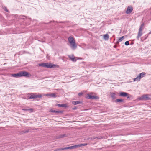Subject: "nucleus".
<instances>
[{"label":"nucleus","mask_w":151,"mask_h":151,"mask_svg":"<svg viewBox=\"0 0 151 151\" xmlns=\"http://www.w3.org/2000/svg\"><path fill=\"white\" fill-rule=\"evenodd\" d=\"M109 38V36L108 34H105L104 35L103 38L106 40H108Z\"/></svg>","instance_id":"14"},{"label":"nucleus","mask_w":151,"mask_h":151,"mask_svg":"<svg viewBox=\"0 0 151 151\" xmlns=\"http://www.w3.org/2000/svg\"><path fill=\"white\" fill-rule=\"evenodd\" d=\"M141 99L142 100H147L150 99V98L147 95H145L143 96L141 98Z\"/></svg>","instance_id":"10"},{"label":"nucleus","mask_w":151,"mask_h":151,"mask_svg":"<svg viewBox=\"0 0 151 151\" xmlns=\"http://www.w3.org/2000/svg\"><path fill=\"white\" fill-rule=\"evenodd\" d=\"M141 78L138 76L136 78H134V81H140Z\"/></svg>","instance_id":"22"},{"label":"nucleus","mask_w":151,"mask_h":151,"mask_svg":"<svg viewBox=\"0 0 151 151\" xmlns=\"http://www.w3.org/2000/svg\"><path fill=\"white\" fill-rule=\"evenodd\" d=\"M19 75L20 77L22 76L29 77L30 76L28 72L25 71H20L19 72Z\"/></svg>","instance_id":"4"},{"label":"nucleus","mask_w":151,"mask_h":151,"mask_svg":"<svg viewBox=\"0 0 151 151\" xmlns=\"http://www.w3.org/2000/svg\"><path fill=\"white\" fill-rule=\"evenodd\" d=\"M55 106L59 107H67V106L66 104H56L55 105Z\"/></svg>","instance_id":"13"},{"label":"nucleus","mask_w":151,"mask_h":151,"mask_svg":"<svg viewBox=\"0 0 151 151\" xmlns=\"http://www.w3.org/2000/svg\"><path fill=\"white\" fill-rule=\"evenodd\" d=\"M133 7L131 6H128L126 11L125 13L126 14H129L131 13L133 10Z\"/></svg>","instance_id":"6"},{"label":"nucleus","mask_w":151,"mask_h":151,"mask_svg":"<svg viewBox=\"0 0 151 151\" xmlns=\"http://www.w3.org/2000/svg\"><path fill=\"white\" fill-rule=\"evenodd\" d=\"M87 145V144L84 143V144H81L79 145H75L74 146H73L72 147H73V149L75 148L76 147H81L82 146H86Z\"/></svg>","instance_id":"11"},{"label":"nucleus","mask_w":151,"mask_h":151,"mask_svg":"<svg viewBox=\"0 0 151 151\" xmlns=\"http://www.w3.org/2000/svg\"><path fill=\"white\" fill-rule=\"evenodd\" d=\"M69 58H70V60L73 61H76V60L75 59V58L74 57H71L70 56H69Z\"/></svg>","instance_id":"25"},{"label":"nucleus","mask_w":151,"mask_h":151,"mask_svg":"<svg viewBox=\"0 0 151 151\" xmlns=\"http://www.w3.org/2000/svg\"><path fill=\"white\" fill-rule=\"evenodd\" d=\"M19 74H20V73H19V72L17 73L13 74H12V76L13 77L17 78V77H20V75H19Z\"/></svg>","instance_id":"17"},{"label":"nucleus","mask_w":151,"mask_h":151,"mask_svg":"<svg viewBox=\"0 0 151 151\" xmlns=\"http://www.w3.org/2000/svg\"><path fill=\"white\" fill-rule=\"evenodd\" d=\"M117 94H118L119 96L122 97H126L127 99H129L130 97L129 96V94L128 93L124 92H120L119 93H116Z\"/></svg>","instance_id":"3"},{"label":"nucleus","mask_w":151,"mask_h":151,"mask_svg":"<svg viewBox=\"0 0 151 151\" xmlns=\"http://www.w3.org/2000/svg\"><path fill=\"white\" fill-rule=\"evenodd\" d=\"M124 36H123L122 37H119V38L118 40V41L116 42V44H118L119 43V42L121 41L124 38Z\"/></svg>","instance_id":"19"},{"label":"nucleus","mask_w":151,"mask_h":151,"mask_svg":"<svg viewBox=\"0 0 151 151\" xmlns=\"http://www.w3.org/2000/svg\"><path fill=\"white\" fill-rule=\"evenodd\" d=\"M110 93L112 99L113 100L115 99L116 98L115 93Z\"/></svg>","instance_id":"16"},{"label":"nucleus","mask_w":151,"mask_h":151,"mask_svg":"<svg viewBox=\"0 0 151 151\" xmlns=\"http://www.w3.org/2000/svg\"><path fill=\"white\" fill-rule=\"evenodd\" d=\"M22 132L24 133L28 132H29V130H24L22 131Z\"/></svg>","instance_id":"29"},{"label":"nucleus","mask_w":151,"mask_h":151,"mask_svg":"<svg viewBox=\"0 0 151 151\" xmlns=\"http://www.w3.org/2000/svg\"><path fill=\"white\" fill-rule=\"evenodd\" d=\"M50 112H53L57 114H62L63 113V111H56L55 110H53L52 109H50L49 111Z\"/></svg>","instance_id":"8"},{"label":"nucleus","mask_w":151,"mask_h":151,"mask_svg":"<svg viewBox=\"0 0 151 151\" xmlns=\"http://www.w3.org/2000/svg\"><path fill=\"white\" fill-rule=\"evenodd\" d=\"M77 109V107L76 106H74L73 108H72V109L75 110Z\"/></svg>","instance_id":"32"},{"label":"nucleus","mask_w":151,"mask_h":151,"mask_svg":"<svg viewBox=\"0 0 151 151\" xmlns=\"http://www.w3.org/2000/svg\"><path fill=\"white\" fill-rule=\"evenodd\" d=\"M68 40L70 43V47L73 49H76L77 47L74 39L71 36H70L68 38Z\"/></svg>","instance_id":"1"},{"label":"nucleus","mask_w":151,"mask_h":151,"mask_svg":"<svg viewBox=\"0 0 151 151\" xmlns=\"http://www.w3.org/2000/svg\"><path fill=\"white\" fill-rule=\"evenodd\" d=\"M46 68H55V65L52 63L48 64L47 63Z\"/></svg>","instance_id":"9"},{"label":"nucleus","mask_w":151,"mask_h":151,"mask_svg":"<svg viewBox=\"0 0 151 151\" xmlns=\"http://www.w3.org/2000/svg\"><path fill=\"white\" fill-rule=\"evenodd\" d=\"M47 63H42L39 64L40 66H42L43 67H47Z\"/></svg>","instance_id":"23"},{"label":"nucleus","mask_w":151,"mask_h":151,"mask_svg":"<svg viewBox=\"0 0 151 151\" xmlns=\"http://www.w3.org/2000/svg\"><path fill=\"white\" fill-rule=\"evenodd\" d=\"M73 147H72V146L64 148H60L59 149H58L56 150V151L57 150H67V149H73Z\"/></svg>","instance_id":"12"},{"label":"nucleus","mask_w":151,"mask_h":151,"mask_svg":"<svg viewBox=\"0 0 151 151\" xmlns=\"http://www.w3.org/2000/svg\"><path fill=\"white\" fill-rule=\"evenodd\" d=\"M86 98L88 99H94L96 100L98 99H99V97L98 96H92L89 95V94H87Z\"/></svg>","instance_id":"7"},{"label":"nucleus","mask_w":151,"mask_h":151,"mask_svg":"<svg viewBox=\"0 0 151 151\" xmlns=\"http://www.w3.org/2000/svg\"><path fill=\"white\" fill-rule=\"evenodd\" d=\"M3 9L5 11L7 12H8V10L6 7L5 6H4L3 7Z\"/></svg>","instance_id":"26"},{"label":"nucleus","mask_w":151,"mask_h":151,"mask_svg":"<svg viewBox=\"0 0 151 151\" xmlns=\"http://www.w3.org/2000/svg\"><path fill=\"white\" fill-rule=\"evenodd\" d=\"M102 137H93V139H102Z\"/></svg>","instance_id":"28"},{"label":"nucleus","mask_w":151,"mask_h":151,"mask_svg":"<svg viewBox=\"0 0 151 151\" xmlns=\"http://www.w3.org/2000/svg\"><path fill=\"white\" fill-rule=\"evenodd\" d=\"M145 74L146 73L145 72H142L139 74L138 76L141 78L144 77L145 76Z\"/></svg>","instance_id":"15"},{"label":"nucleus","mask_w":151,"mask_h":151,"mask_svg":"<svg viewBox=\"0 0 151 151\" xmlns=\"http://www.w3.org/2000/svg\"><path fill=\"white\" fill-rule=\"evenodd\" d=\"M22 110L23 111H29L31 112H32L33 111V109L32 108H30V109H28L23 108L22 109Z\"/></svg>","instance_id":"18"},{"label":"nucleus","mask_w":151,"mask_h":151,"mask_svg":"<svg viewBox=\"0 0 151 151\" xmlns=\"http://www.w3.org/2000/svg\"><path fill=\"white\" fill-rule=\"evenodd\" d=\"M129 41H126L125 42V45H126V46H127V45H129Z\"/></svg>","instance_id":"27"},{"label":"nucleus","mask_w":151,"mask_h":151,"mask_svg":"<svg viewBox=\"0 0 151 151\" xmlns=\"http://www.w3.org/2000/svg\"><path fill=\"white\" fill-rule=\"evenodd\" d=\"M42 97V95L41 94L38 95H36V94L32 93L31 95L29 97L28 99H35L37 98H41Z\"/></svg>","instance_id":"5"},{"label":"nucleus","mask_w":151,"mask_h":151,"mask_svg":"<svg viewBox=\"0 0 151 151\" xmlns=\"http://www.w3.org/2000/svg\"><path fill=\"white\" fill-rule=\"evenodd\" d=\"M65 136H66V135L65 134L60 135L57 137V138L58 139L61 138H63V137H65Z\"/></svg>","instance_id":"24"},{"label":"nucleus","mask_w":151,"mask_h":151,"mask_svg":"<svg viewBox=\"0 0 151 151\" xmlns=\"http://www.w3.org/2000/svg\"><path fill=\"white\" fill-rule=\"evenodd\" d=\"M123 101H124V100L122 99H116L115 101V102L116 103H118L119 102H122Z\"/></svg>","instance_id":"20"},{"label":"nucleus","mask_w":151,"mask_h":151,"mask_svg":"<svg viewBox=\"0 0 151 151\" xmlns=\"http://www.w3.org/2000/svg\"><path fill=\"white\" fill-rule=\"evenodd\" d=\"M144 25V23H142L139 27L138 33V35L137 37V38L138 40H139V38L142 35V31L143 29V28Z\"/></svg>","instance_id":"2"},{"label":"nucleus","mask_w":151,"mask_h":151,"mask_svg":"<svg viewBox=\"0 0 151 151\" xmlns=\"http://www.w3.org/2000/svg\"><path fill=\"white\" fill-rule=\"evenodd\" d=\"M81 102L79 101H73L72 103L74 105H76L81 103Z\"/></svg>","instance_id":"21"},{"label":"nucleus","mask_w":151,"mask_h":151,"mask_svg":"<svg viewBox=\"0 0 151 151\" xmlns=\"http://www.w3.org/2000/svg\"><path fill=\"white\" fill-rule=\"evenodd\" d=\"M82 94L83 93L82 92H80L78 93V95L80 96H81L82 95Z\"/></svg>","instance_id":"31"},{"label":"nucleus","mask_w":151,"mask_h":151,"mask_svg":"<svg viewBox=\"0 0 151 151\" xmlns=\"http://www.w3.org/2000/svg\"><path fill=\"white\" fill-rule=\"evenodd\" d=\"M51 96L52 97H55L56 96L55 94V93H52L51 94Z\"/></svg>","instance_id":"30"}]
</instances>
